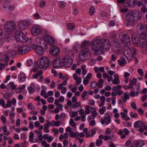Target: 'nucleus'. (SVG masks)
<instances>
[{"label": "nucleus", "mask_w": 147, "mask_h": 147, "mask_svg": "<svg viewBox=\"0 0 147 147\" xmlns=\"http://www.w3.org/2000/svg\"><path fill=\"white\" fill-rule=\"evenodd\" d=\"M124 55L125 57L127 59H128L129 57L132 55L129 48H127V50H125L124 51Z\"/></svg>", "instance_id": "27"}, {"label": "nucleus", "mask_w": 147, "mask_h": 147, "mask_svg": "<svg viewBox=\"0 0 147 147\" xmlns=\"http://www.w3.org/2000/svg\"><path fill=\"white\" fill-rule=\"evenodd\" d=\"M95 8L93 6H91L89 9V14L91 15H93L94 12Z\"/></svg>", "instance_id": "43"}, {"label": "nucleus", "mask_w": 147, "mask_h": 147, "mask_svg": "<svg viewBox=\"0 0 147 147\" xmlns=\"http://www.w3.org/2000/svg\"><path fill=\"white\" fill-rule=\"evenodd\" d=\"M28 90L30 94H32L34 92V89L31 87H28Z\"/></svg>", "instance_id": "64"}, {"label": "nucleus", "mask_w": 147, "mask_h": 147, "mask_svg": "<svg viewBox=\"0 0 147 147\" xmlns=\"http://www.w3.org/2000/svg\"><path fill=\"white\" fill-rule=\"evenodd\" d=\"M111 133V131L109 128H107L105 131V134L107 135L110 134Z\"/></svg>", "instance_id": "62"}, {"label": "nucleus", "mask_w": 147, "mask_h": 147, "mask_svg": "<svg viewBox=\"0 0 147 147\" xmlns=\"http://www.w3.org/2000/svg\"><path fill=\"white\" fill-rule=\"evenodd\" d=\"M92 75L91 73H88L86 78L83 80V83L85 85H87L90 79L92 78Z\"/></svg>", "instance_id": "24"}, {"label": "nucleus", "mask_w": 147, "mask_h": 147, "mask_svg": "<svg viewBox=\"0 0 147 147\" xmlns=\"http://www.w3.org/2000/svg\"><path fill=\"white\" fill-rule=\"evenodd\" d=\"M61 89V92L63 94H65L67 92V88L65 87H62Z\"/></svg>", "instance_id": "59"}, {"label": "nucleus", "mask_w": 147, "mask_h": 147, "mask_svg": "<svg viewBox=\"0 0 147 147\" xmlns=\"http://www.w3.org/2000/svg\"><path fill=\"white\" fill-rule=\"evenodd\" d=\"M60 52V49L57 47L55 46H53L51 47L50 53L52 55L56 56L59 55Z\"/></svg>", "instance_id": "12"}, {"label": "nucleus", "mask_w": 147, "mask_h": 147, "mask_svg": "<svg viewBox=\"0 0 147 147\" xmlns=\"http://www.w3.org/2000/svg\"><path fill=\"white\" fill-rule=\"evenodd\" d=\"M130 116L131 117L133 118H137L138 114L135 112H131L130 114Z\"/></svg>", "instance_id": "52"}, {"label": "nucleus", "mask_w": 147, "mask_h": 147, "mask_svg": "<svg viewBox=\"0 0 147 147\" xmlns=\"http://www.w3.org/2000/svg\"><path fill=\"white\" fill-rule=\"evenodd\" d=\"M144 125V123H143L141 121H138L135 122L134 125L135 127L138 128L143 127Z\"/></svg>", "instance_id": "28"}, {"label": "nucleus", "mask_w": 147, "mask_h": 147, "mask_svg": "<svg viewBox=\"0 0 147 147\" xmlns=\"http://www.w3.org/2000/svg\"><path fill=\"white\" fill-rule=\"evenodd\" d=\"M28 23L24 21H20L18 23V28L22 30H25L28 28Z\"/></svg>", "instance_id": "14"}, {"label": "nucleus", "mask_w": 147, "mask_h": 147, "mask_svg": "<svg viewBox=\"0 0 147 147\" xmlns=\"http://www.w3.org/2000/svg\"><path fill=\"white\" fill-rule=\"evenodd\" d=\"M9 86H10L9 87V88L7 89L8 90H9L10 89L11 90H15L16 88V86L12 82H10L9 83Z\"/></svg>", "instance_id": "32"}, {"label": "nucleus", "mask_w": 147, "mask_h": 147, "mask_svg": "<svg viewBox=\"0 0 147 147\" xmlns=\"http://www.w3.org/2000/svg\"><path fill=\"white\" fill-rule=\"evenodd\" d=\"M136 12L137 13V18L138 19H141L142 17V14L140 11H137Z\"/></svg>", "instance_id": "57"}, {"label": "nucleus", "mask_w": 147, "mask_h": 147, "mask_svg": "<svg viewBox=\"0 0 147 147\" xmlns=\"http://www.w3.org/2000/svg\"><path fill=\"white\" fill-rule=\"evenodd\" d=\"M15 36L17 41L22 42H27L28 38L20 30H17L15 33Z\"/></svg>", "instance_id": "4"}, {"label": "nucleus", "mask_w": 147, "mask_h": 147, "mask_svg": "<svg viewBox=\"0 0 147 147\" xmlns=\"http://www.w3.org/2000/svg\"><path fill=\"white\" fill-rule=\"evenodd\" d=\"M141 48L145 52L147 53V41H143L140 45Z\"/></svg>", "instance_id": "25"}, {"label": "nucleus", "mask_w": 147, "mask_h": 147, "mask_svg": "<svg viewBox=\"0 0 147 147\" xmlns=\"http://www.w3.org/2000/svg\"><path fill=\"white\" fill-rule=\"evenodd\" d=\"M63 66L69 67L72 65L73 61L71 57L69 55H66L62 60Z\"/></svg>", "instance_id": "7"}, {"label": "nucleus", "mask_w": 147, "mask_h": 147, "mask_svg": "<svg viewBox=\"0 0 147 147\" xmlns=\"http://www.w3.org/2000/svg\"><path fill=\"white\" fill-rule=\"evenodd\" d=\"M138 39H136L133 41L134 44L136 46L141 45L140 41L139 39L140 38L139 37H138Z\"/></svg>", "instance_id": "36"}, {"label": "nucleus", "mask_w": 147, "mask_h": 147, "mask_svg": "<svg viewBox=\"0 0 147 147\" xmlns=\"http://www.w3.org/2000/svg\"><path fill=\"white\" fill-rule=\"evenodd\" d=\"M30 47L28 45L21 46L18 48L17 53L20 55L24 54L30 51Z\"/></svg>", "instance_id": "9"}, {"label": "nucleus", "mask_w": 147, "mask_h": 147, "mask_svg": "<svg viewBox=\"0 0 147 147\" xmlns=\"http://www.w3.org/2000/svg\"><path fill=\"white\" fill-rule=\"evenodd\" d=\"M111 121V118L108 113H107L105 114L104 119H101V123L102 124L105 123L107 125L109 124Z\"/></svg>", "instance_id": "13"}, {"label": "nucleus", "mask_w": 147, "mask_h": 147, "mask_svg": "<svg viewBox=\"0 0 147 147\" xmlns=\"http://www.w3.org/2000/svg\"><path fill=\"white\" fill-rule=\"evenodd\" d=\"M50 63L49 59L47 57L43 56L38 59L37 65L40 69H45L49 66Z\"/></svg>", "instance_id": "2"}, {"label": "nucleus", "mask_w": 147, "mask_h": 147, "mask_svg": "<svg viewBox=\"0 0 147 147\" xmlns=\"http://www.w3.org/2000/svg\"><path fill=\"white\" fill-rule=\"evenodd\" d=\"M120 82L118 76L117 74H115L114 79L112 80V83L116 85L119 84Z\"/></svg>", "instance_id": "26"}, {"label": "nucleus", "mask_w": 147, "mask_h": 147, "mask_svg": "<svg viewBox=\"0 0 147 147\" xmlns=\"http://www.w3.org/2000/svg\"><path fill=\"white\" fill-rule=\"evenodd\" d=\"M124 112H121L120 113L121 115L122 118L124 120L127 121L130 119V118L127 115V110L125 109L124 110Z\"/></svg>", "instance_id": "21"}, {"label": "nucleus", "mask_w": 147, "mask_h": 147, "mask_svg": "<svg viewBox=\"0 0 147 147\" xmlns=\"http://www.w3.org/2000/svg\"><path fill=\"white\" fill-rule=\"evenodd\" d=\"M131 37L133 39V41L134 40L136 39H138V37L136 36L135 34L133 33L131 35Z\"/></svg>", "instance_id": "63"}, {"label": "nucleus", "mask_w": 147, "mask_h": 147, "mask_svg": "<svg viewBox=\"0 0 147 147\" xmlns=\"http://www.w3.org/2000/svg\"><path fill=\"white\" fill-rule=\"evenodd\" d=\"M79 107L81 108L80 102H78L74 103V108L77 109Z\"/></svg>", "instance_id": "46"}, {"label": "nucleus", "mask_w": 147, "mask_h": 147, "mask_svg": "<svg viewBox=\"0 0 147 147\" xmlns=\"http://www.w3.org/2000/svg\"><path fill=\"white\" fill-rule=\"evenodd\" d=\"M121 85H117L116 86H114L112 88V90L114 92H117L118 90L121 89Z\"/></svg>", "instance_id": "37"}, {"label": "nucleus", "mask_w": 147, "mask_h": 147, "mask_svg": "<svg viewBox=\"0 0 147 147\" xmlns=\"http://www.w3.org/2000/svg\"><path fill=\"white\" fill-rule=\"evenodd\" d=\"M119 64L121 66H124L127 63L125 59L123 57H121L118 60Z\"/></svg>", "instance_id": "29"}, {"label": "nucleus", "mask_w": 147, "mask_h": 147, "mask_svg": "<svg viewBox=\"0 0 147 147\" xmlns=\"http://www.w3.org/2000/svg\"><path fill=\"white\" fill-rule=\"evenodd\" d=\"M3 96L5 99L9 100L10 97V94L8 93H5L3 94Z\"/></svg>", "instance_id": "58"}, {"label": "nucleus", "mask_w": 147, "mask_h": 147, "mask_svg": "<svg viewBox=\"0 0 147 147\" xmlns=\"http://www.w3.org/2000/svg\"><path fill=\"white\" fill-rule=\"evenodd\" d=\"M106 110V107L105 106H103L102 108L99 109V112L100 114L103 115Z\"/></svg>", "instance_id": "41"}, {"label": "nucleus", "mask_w": 147, "mask_h": 147, "mask_svg": "<svg viewBox=\"0 0 147 147\" xmlns=\"http://www.w3.org/2000/svg\"><path fill=\"white\" fill-rule=\"evenodd\" d=\"M52 64L54 67L56 68H60L63 66L62 60L58 58L54 59Z\"/></svg>", "instance_id": "10"}, {"label": "nucleus", "mask_w": 147, "mask_h": 147, "mask_svg": "<svg viewBox=\"0 0 147 147\" xmlns=\"http://www.w3.org/2000/svg\"><path fill=\"white\" fill-rule=\"evenodd\" d=\"M134 14L133 12L127 13L126 16V19L127 21V22L126 24V25H132L134 22Z\"/></svg>", "instance_id": "8"}, {"label": "nucleus", "mask_w": 147, "mask_h": 147, "mask_svg": "<svg viewBox=\"0 0 147 147\" xmlns=\"http://www.w3.org/2000/svg\"><path fill=\"white\" fill-rule=\"evenodd\" d=\"M122 98V100L119 99L118 101V103L119 105L122 104H123V102L125 103L127 102V100L129 99V97L127 94L125 93L123 96H122L121 97Z\"/></svg>", "instance_id": "20"}, {"label": "nucleus", "mask_w": 147, "mask_h": 147, "mask_svg": "<svg viewBox=\"0 0 147 147\" xmlns=\"http://www.w3.org/2000/svg\"><path fill=\"white\" fill-rule=\"evenodd\" d=\"M16 28V24L13 22H7L4 25V30L6 32L13 31Z\"/></svg>", "instance_id": "5"}, {"label": "nucleus", "mask_w": 147, "mask_h": 147, "mask_svg": "<svg viewBox=\"0 0 147 147\" xmlns=\"http://www.w3.org/2000/svg\"><path fill=\"white\" fill-rule=\"evenodd\" d=\"M140 38L143 40H147V34L144 33L141 34L140 36Z\"/></svg>", "instance_id": "39"}, {"label": "nucleus", "mask_w": 147, "mask_h": 147, "mask_svg": "<svg viewBox=\"0 0 147 147\" xmlns=\"http://www.w3.org/2000/svg\"><path fill=\"white\" fill-rule=\"evenodd\" d=\"M97 129L96 128H93L90 131L91 132V135L92 136H93L95 134L96 131L95 130Z\"/></svg>", "instance_id": "61"}, {"label": "nucleus", "mask_w": 147, "mask_h": 147, "mask_svg": "<svg viewBox=\"0 0 147 147\" xmlns=\"http://www.w3.org/2000/svg\"><path fill=\"white\" fill-rule=\"evenodd\" d=\"M67 27L70 30H73L74 29V24L73 23H69L67 24Z\"/></svg>", "instance_id": "53"}, {"label": "nucleus", "mask_w": 147, "mask_h": 147, "mask_svg": "<svg viewBox=\"0 0 147 147\" xmlns=\"http://www.w3.org/2000/svg\"><path fill=\"white\" fill-rule=\"evenodd\" d=\"M67 83V81H64L61 84H58L57 86V88L59 89H60L61 88V87L65 85Z\"/></svg>", "instance_id": "45"}, {"label": "nucleus", "mask_w": 147, "mask_h": 147, "mask_svg": "<svg viewBox=\"0 0 147 147\" xmlns=\"http://www.w3.org/2000/svg\"><path fill=\"white\" fill-rule=\"evenodd\" d=\"M112 49L113 51L115 53H119L121 50V47H120L118 42H115L114 43Z\"/></svg>", "instance_id": "18"}, {"label": "nucleus", "mask_w": 147, "mask_h": 147, "mask_svg": "<svg viewBox=\"0 0 147 147\" xmlns=\"http://www.w3.org/2000/svg\"><path fill=\"white\" fill-rule=\"evenodd\" d=\"M34 137V134L32 132H31L30 133L29 138V139L31 141H32L33 143H35L36 142L38 141V139H36V141H33V138Z\"/></svg>", "instance_id": "42"}, {"label": "nucleus", "mask_w": 147, "mask_h": 147, "mask_svg": "<svg viewBox=\"0 0 147 147\" xmlns=\"http://www.w3.org/2000/svg\"><path fill=\"white\" fill-rule=\"evenodd\" d=\"M28 108L30 110H34L35 109V107L31 103H29L28 105Z\"/></svg>", "instance_id": "47"}, {"label": "nucleus", "mask_w": 147, "mask_h": 147, "mask_svg": "<svg viewBox=\"0 0 147 147\" xmlns=\"http://www.w3.org/2000/svg\"><path fill=\"white\" fill-rule=\"evenodd\" d=\"M110 45L109 40L106 39H94L92 43V50L95 51L96 54L98 52H100V54L103 53L104 49H109Z\"/></svg>", "instance_id": "1"}, {"label": "nucleus", "mask_w": 147, "mask_h": 147, "mask_svg": "<svg viewBox=\"0 0 147 147\" xmlns=\"http://www.w3.org/2000/svg\"><path fill=\"white\" fill-rule=\"evenodd\" d=\"M97 84L96 82H93L91 83L90 85V87L91 88L93 89L96 87Z\"/></svg>", "instance_id": "55"}, {"label": "nucleus", "mask_w": 147, "mask_h": 147, "mask_svg": "<svg viewBox=\"0 0 147 147\" xmlns=\"http://www.w3.org/2000/svg\"><path fill=\"white\" fill-rule=\"evenodd\" d=\"M114 136V135H112L111 136L106 135L104 136V140L105 141H107L109 140H111L112 139V137H113Z\"/></svg>", "instance_id": "40"}, {"label": "nucleus", "mask_w": 147, "mask_h": 147, "mask_svg": "<svg viewBox=\"0 0 147 147\" xmlns=\"http://www.w3.org/2000/svg\"><path fill=\"white\" fill-rule=\"evenodd\" d=\"M91 53L88 49L83 48L80 51L78 57L79 59L82 61H84L90 58Z\"/></svg>", "instance_id": "3"}, {"label": "nucleus", "mask_w": 147, "mask_h": 147, "mask_svg": "<svg viewBox=\"0 0 147 147\" xmlns=\"http://www.w3.org/2000/svg\"><path fill=\"white\" fill-rule=\"evenodd\" d=\"M32 49L39 55H42L44 53V50L42 47L40 46L33 44L32 45Z\"/></svg>", "instance_id": "11"}, {"label": "nucleus", "mask_w": 147, "mask_h": 147, "mask_svg": "<svg viewBox=\"0 0 147 147\" xmlns=\"http://www.w3.org/2000/svg\"><path fill=\"white\" fill-rule=\"evenodd\" d=\"M41 32V30L38 27H34L32 28L31 30L32 34L34 36L38 35Z\"/></svg>", "instance_id": "19"}, {"label": "nucleus", "mask_w": 147, "mask_h": 147, "mask_svg": "<svg viewBox=\"0 0 147 147\" xmlns=\"http://www.w3.org/2000/svg\"><path fill=\"white\" fill-rule=\"evenodd\" d=\"M91 107L89 106H87V107L85 108V113L87 114H88L90 113V109H92Z\"/></svg>", "instance_id": "49"}, {"label": "nucleus", "mask_w": 147, "mask_h": 147, "mask_svg": "<svg viewBox=\"0 0 147 147\" xmlns=\"http://www.w3.org/2000/svg\"><path fill=\"white\" fill-rule=\"evenodd\" d=\"M124 3L126 4V6L128 7H131V0H125Z\"/></svg>", "instance_id": "54"}, {"label": "nucleus", "mask_w": 147, "mask_h": 147, "mask_svg": "<svg viewBox=\"0 0 147 147\" xmlns=\"http://www.w3.org/2000/svg\"><path fill=\"white\" fill-rule=\"evenodd\" d=\"M46 4L45 1H42L40 2L39 6L40 8H43L45 5Z\"/></svg>", "instance_id": "60"}, {"label": "nucleus", "mask_w": 147, "mask_h": 147, "mask_svg": "<svg viewBox=\"0 0 147 147\" xmlns=\"http://www.w3.org/2000/svg\"><path fill=\"white\" fill-rule=\"evenodd\" d=\"M3 106V108H6L7 107H10L11 106V102L10 100H8L7 101V102L6 105L5 104V105Z\"/></svg>", "instance_id": "51"}, {"label": "nucleus", "mask_w": 147, "mask_h": 147, "mask_svg": "<svg viewBox=\"0 0 147 147\" xmlns=\"http://www.w3.org/2000/svg\"><path fill=\"white\" fill-rule=\"evenodd\" d=\"M5 40L7 42H9L12 39V37L9 34H6L5 36Z\"/></svg>", "instance_id": "48"}, {"label": "nucleus", "mask_w": 147, "mask_h": 147, "mask_svg": "<svg viewBox=\"0 0 147 147\" xmlns=\"http://www.w3.org/2000/svg\"><path fill=\"white\" fill-rule=\"evenodd\" d=\"M137 80L136 78H134L132 80L130 79L129 80V85L134 86L136 84Z\"/></svg>", "instance_id": "38"}, {"label": "nucleus", "mask_w": 147, "mask_h": 147, "mask_svg": "<svg viewBox=\"0 0 147 147\" xmlns=\"http://www.w3.org/2000/svg\"><path fill=\"white\" fill-rule=\"evenodd\" d=\"M0 59L2 61H4L7 65L9 61V57L5 54L1 53H0Z\"/></svg>", "instance_id": "16"}, {"label": "nucleus", "mask_w": 147, "mask_h": 147, "mask_svg": "<svg viewBox=\"0 0 147 147\" xmlns=\"http://www.w3.org/2000/svg\"><path fill=\"white\" fill-rule=\"evenodd\" d=\"M103 142V141L102 140L97 139L96 140V144L97 146H99L101 145Z\"/></svg>", "instance_id": "50"}, {"label": "nucleus", "mask_w": 147, "mask_h": 147, "mask_svg": "<svg viewBox=\"0 0 147 147\" xmlns=\"http://www.w3.org/2000/svg\"><path fill=\"white\" fill-rule=\"evenodd\" d=\"M17 52L13 50H10L8 51L7 54L9 56H13L16 55Z\"/></svg>", "instance_id": "33"}, {"label": "nucleus", "mask_w": 147, "mask_h": 147, "mask_svg": "<svg viewBox=\"0 0 147 147\" xmlns=\"http://www.w3.org/2000/svg\"><path fill=\"white\" fill-rule=\"evenodd\" d=\"M3 130L5 133V135L8 136L10 134V132L7 130V128L6 126H4L3 127Z\"/></svg>", "instance_id": "44"}, {"label": "nucleus", "mask_w": 147, "mask_h": 147, "mask_svg": "<svg viewBox=\"0 0 147 147\" xmlns=\"http://www.w3.org/2000/svg\"><path fill=\"white\" fill-rule=\"evenodd\" d=\"M44 38L45 41L47 42L49 45H52L54 44V39L51 36L47 34L45 35Z\"/></svg>", "instance_id": "17"}, {"label": "nucleus", "mask_w": 147, "mask_h": 147, "mask_svg": "<svg viewBox=\"0 0 147 147\" xmlns=\"http://www.w3.org/2000/svg\"><path fill=\"white\" fill-rule=\"evenodd\" d=\"M129 49L132 55L134 56L137 54V51L134 47H132L130 48H129Z\"/></svg>", "instance_id": "35"}, {"label": "nucleus", "mask_w": 147, "mask_h": 147, "mask_svg": "<svg viewBox=\"0 0 147 147\" xmlns=\"http://www.w3.org/2000/svg\"><path fill=\"white\" fill-rule=\"evenodd\" d=\"M74 80H76V83L77 85H79L81 82L82 79L78 77L76 74H74Z\"/></svg>", "instance_id": "30"}, {"label": "nucleus", "mask_w": 147, "mask_h": 147, "mask_svg": "<svg viewBox=\"0 0 147 147\" xmlns=\"http://www.w3.org/2000/svg\"><path fill=\"white\" fill-rule=\"evenodd\" d=\"M26 78V76L23 74H21L18 76V80L20 82H23L24 81Z\"/></svg>", "instance_id": "31"}, {"label": "nucleus", "mask_w": 147, "mask_h": 147, "mask_svg": "<svg viewBox=\"0 0 147 147\" xmlns=\"http://www.w3.org/2000/svg\"><path fill=\"white\" fill-rule=\"evenodd\" d=\"M3 7L5 10L9 9L13 10L14 9L13 7H10V3L8 1H5L3 3Z\"/></svg>", "instance_id": "22"}, {"label": "nucleus", "mask_w": 147, "mask_h": 147, "mask_svg": "<svg viewBox=\"0 0 147 147\" xmlns=\"http://www.w3.org/2000/svg\"><path fill=\"white\" fill-rule=\"evenodd\" d=\"M90 45V43L88 41L85 40L82 44V48H85L88 47Z\"/></svg>", "instance_id": "34"}, {"label": "nucleus", "mask_w": 147, "mask_h": 147, "mask_svg": "<svg viewBox=\"0 0 147 147\" xmlns=\"http://www.w3.org/2000/svg\"><path fill=\"white\" fill-rule=\"evenodd\" d=\"M144 144V143L142 141H135L133 143L131 147H142Z\"/></svg>", "instance_id": "23"}, {"label": "nucleus", "mask_w": 147, "mask_h": 147, "mask_svg": "<svg viewBox=\"0 0 147 147\" xmlns=\"http://www.w3.org/2000/svg\"><path fill=\"white\" fill-rule=\"evenodd\" d=\"M92 109H93L94 110V111H93L92 112V115H93V116L95 117L97 115V113L96 111V109L95 108H92Z\"/></svg>", "instance_id": "56"}, {"label": "nucleus", "mask_w": 147, "mask_h": 147, "mask_svg": "<svg viewBox=\"0 0 147 147\" xmlns=\"http://www.w3.org/2000/svg\"><path fill=\"white\" fill-rule=\"evenodd\" d=\"M136 30L138 32H140L141 33L146 32V25L140 23L138 24L136 26Z\"/></svg>", "instance_id": "15"}, {"label": "nucleus", "mask_w": 147, "mask_h": 147, "mask_svg": "<svg viewBox=\"0 0 147 147\" xmlns=\"http://www.w3.org/2000/svg\"><path fill=\"white\" fill-rule=\"evenodd\" d=\"M122 36V38L121 39V41L126 46L129 47L131 45L130 38L129 35L126 34H120Z\"/></svg>", "instance_id": "6"}]
</instances>
